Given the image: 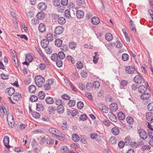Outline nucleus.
Instances as JSON below:
<instances>
[{"label": "nucleus", "instance_id": "nucleus-1", "mask_svg": "<svg viewBox=\"0 0 153 153\" xmlns=\"http://www.w3.org/2000/svg\"><path fill=\"white\" fill-rule=\"evenodd\" d=\"M35 83L39 87H41L45 82V78L41 75H37L35 77Z\"/></svg>", "mask_w": 153, "mask_h": 153}, {"label": "nucleus", "instance_id": "nucleus-2", "mask_svg": "<svg viewBox=\"0 0 153 153\" xmlns=\"http://www.w3.org/2000/svg\"><path fill=\"white\" fill-rule=\"evenodd\" d=\"M138 75H136L134 78L133 80L136 83L140 84L143 83L144 79L143 77L140 75V73L138 72Z\"/></svg>", "mask_w": 153, "mask_h": 153}, {"label": "nucleus", "instance_id": "nucleus-3", "mask_svg": "<svg viewBox=\"0 0 153 153\" xmlns=\"http://www.w3.org/2000/svg\"><path fill=\"white\" fill-rule=\"evenodd\" d=\"M97 105L99 109L103 112L107 113L108 112V108L104 105L101 103H98Z\"/></svg>", "mask_w": 153, "mask_h": 153}, {"label": "nucleus", "instance_id": "nucleus-4", "mask_svg": "<svg viewBox=\"0 0 153 153\" xmlns=\"http://www.w3.org/2000/svg\"><path fill=\"white\" fill-rule=\"evenodd\" d=\"M138 132L139 136L141 139L145 140L147 138V134L144 130L143 129H140Z\"/></svg>", "mask_w": 153, "mask_h": 153}, {"label": "nucleus", "instance_id": "nucleus-5", "mask_svg": "<svg viewBox=\"0 0 153 153\" xmlns=\"http://www.w3.org/2000/svg\"><path fill=\"white\" fill-rule=\"evenodd\" d=\"M64 30V29L62 26H59L56 27L54 32L56 35H60L62 33Z\"/></svg>", "mask_w": 153, "mask_h": 153}, {"label": "nucleus", "instance_id": "nucleus-6", "mask_svg": "<svg viewBox=\"0 0 153 153\" xmlns=\"http://www.w3.org/2000/svg\"><path fill=\"white\" fill-rule=\"evenodd\" d=\"M53 82V81L52 79H48L44 86L45 90H48L51 88V85Z\"/></svg>", "mask_w": 153, "mask_h": 153}, {"label": "nucleus", "instance_id": "nucleus-7", "mask_svg": "<svg viewBox=\"0 0 153 153\" xmlns=\"http://www.w3.org/2000/svg\"><path fill=\"white\" fill-rule=\"evenodd\" d=\"M22 96L21 94L19 92H16L13 94V99L16 101H19L22 98Z\"/></svg>", "mask_w": 153, "mask_h": 153}, {"label": "nucleus", "instance_id": "nucleus-8", "mask_svg": "<svg viewBox=\"0 0 153 153\" xmlns=\"http://www.w3.org/2000/svg\"><path fill=\"white\" fill-rule=\"evenodd\" d=\"M135 70V68L132 66H126L125 68L126 71L128 74H133Z\"/></svg>", "mask_w": 153, "mask_h": 153}, {"label": "nucleus", "instance_id": "nucleus-9", "mask_svg": "<svg viewBox=\"0 0 153 153\" xmlns=\"http://www.w3.org/2000/svg\"><path fill=\"white\" fill-rule=\"evenodd\" d=\"M7 112H8V109H6L0 106V116L1 117H4V114L7 115Z\"/></svg>", "mask_w": 153, "mask_h": 153}, {"label": "nucleus", "instance_id": "nucleus-10", "mask_svg": "<svg viewBox=\"0 0 153 153\" xmlns=\"http://www.w3.org/2000/svg\"><path fill=\"white\" fill-rule=\"evenodd\" d=\"M49 132L56 136L57 134L60 135L61 133L57 130L54 128H50L49 129Z\"/></svg>", "mask_w": 153, "mask_h": 153}, {"label": "nucleus", "instance_id": "nucleus-11", "mask_svg": "<svg viewBox=\"0 0 153 153\" xmlns=\"http://www.w3.org/2000/svg\"><path fill=\"white\" fill-rule=\"evenodd\" d=\"M38 8L39 9L41 10L44 11L47 8V4L44 2L40 3L38 4Z\"/></svg>", "mask_w": 153, "mask_h": 153}, {"label": "nucleus", "instance_id": "nucleus-12", "mask_svg": "<svg viewBox=\"0 0 153 153\" xmlns=\"http://www.w3.org/2000/svg\"><path fill=\"white\" fill-rule=\"evenodd\" d=\"M108 116L109 118L111 121L114 122L117 121V119L116 116L112 112H110L108 114Z\"/></svg>", "mask_w": 153, "mask_h": 153}, {"label": "nucleus", "instance_id": "nucleus-13", "mask_svg": "<svg viewBox=\"0 0 153 153\" xmlns=\"http://www.w3.org/2000/svg\"><path fill=\"white\" fill-rule=\"evenodd\" d=\"M9 137L7 136H4L3 140V143L4 144V146L8 148L10 147V146L9 145Z\"/></svg>", "mask_w": 153, "mask_h": 153}, {"label": "nucleus", "instance_id": "nucleus-14", "mask_svg": "<svg viewBox=\"0 0 153 153\" xmlns=\"http://www.w3.org/2000/svg\"><path fill=\"white\" fill-rule=\"evenodd\" d=\"M147 88L145 87L143 85H141L139 86L138 90L139 92L140 93L143 94L145 93L146 92Z\"/></svg>", "mask_w": 153, "mask_h": 153}, {"label": "nucleus", "instance_id": "nucleus-15", "mask_svg": "<svg viewBox=\"0 0 153 153\" xmlns=\"http://www.w3.org/2000/svg\"><path fill=\"white\" fill-rule=\"evenodd\" d=\"M56 111L55 107L53 106L49 107L48 109V112L50 114H53L55 113Z\"/></svg>", "mask_w": 153, "mask_h": 153}, {"label": "nucleus", "instance_id": "nucleus-16", "mask_svg": "<svg viewBox=\"0 0 153 153\" xmlns=\"http://www.w3.org/2000/svg\"><path fill=\"white\" fill-rule=\"evenodd\" d=\"M111 131L112 134L116 136L118 135L120 132V130L119 128L117 127L113 128Z\"/></svg>", "mask_w": 153, "mask_h": 153}, {"label": "nucleus", "instance_id": "nucleus-17", "mask_svg": "<svg viewBox=\"0 0 153 153\" xmlns=\"http://www.w3.org/2000/svg\"><path fill=\"white\" fill-rule=\"evenodd\" d=\"M6 93L8 94L9 96H11L14 94L15 90L13 88H7L5 90Z\"/></svg>", "mask_w": 153, "mask_h": 153}, {"label": "nucleus", "instance_id": "nucleus-18", "mask_svg": "<svg viewBox=\"0 0 153 153\" xmlns=\"http://www.w3.org/2000/svg\"><path fill=\"white\" fill-rule=\"evenodd\" d=\"M49 42L46 39H43L41 43V45L43 48H46L48 46Z\"/></svg>", "mask_w": 153, "mask_h": 153}, {"label": "nucleus", "instance_id": "nucleus-19", "mask_svg": "<svg viewBox=\"0 0 153 153\" xmlns=\"http://www.w3.org/2000/svg\"><path fill=\"white\" fill-rule=\"evenodd\" d=\"M110 108L112 111L115 112L118 109V106L117 104L115 103H112L110 105Z\"/></svg>", "mask_w": 153, "mask_h": 153}, {"label": "nucleus", "instance_id": "nucleus-20", "mask_svg": "<svg viewBox=\"0 0 153 153\" xmlns=\"http://www.w3.org/2000/svg\"><path fill=\"white\" fill-rule=\"evenodd\" d=\"M146 116V119L148 122L151 120L153 121V113L149 112L147 113Z\"/></svg>", "mask_w": 153, "mask_h": 153}, {"label": "nucleus", "instance_id": "nucleus-21", "mask_svg": "<svg viewBox=\"0 0 153 153\" xmlns=\"http://www.w3.org/2000/svg\"><path fill=\"white\" fill-rule=\"evenodd\" d=\"M129 26L131 30L133 31H134V33L136 32V28L135 25L134 23V22L131 20L129 21Z\"/></svg>", "mask_w": 153, "mask_h": 153}, {"label": "nucleus", "instance_id": "nucleus-22", "mask_svg": "<svg viewBox=\"0 0 153 153\" xmlns=\"http://www.w3.org/2000/svg\"><path fill=\"white\" fill-rule=\"evenodd\" d=\"M57 113L59 114H62L64 111V108L63 105H59L56 109Z\"/></svg>", "mask_w": 153, "mask_h": 153}, {"label": "nucleus", "instance_id": "nucleus-23", "mask_svg": "<svg viewBox=\"0 0 153 153\" xmlns=\"http://www.w3.org/2000/svg\"><path fill=\"white\" fill-rule=\"evenodd\" d=\"M39 29L41 32H43L45 31V25L43 23H41L39 25Z\"/></svg>", "mask_w": 153, "mask_h": 153}, {"label": "nucleus", "instance_id": "nucleus-24", "mask_svg": "<svg viewBox=\"0 0 153 153\" xmlns=\"http://www.w3.org/2000/svg\"><path fill=\"white\" fill-rule=\"evenodd\" d=\"M76 15L77 18L81 19L84 16V14L83 11L79 10L77 11Z\"/></svg>", "mask_w": 153, "mask_h": 153}, {"label": "nucleus", "instance_id": "nucleus-25", "mask_svg": "<svg viewBox=\"0 0 153 153\" xmlns=\"http://www.w3.org/2000/svg\"><path fill=\"white\" fill-rule=\"evenodd\" d=\"M150 94L146 92L145 93H143L141 94L140 96V97L142 99L144 100L149 98L150 97Z\"/></svg>", "mask_w": 153, "mask_h": 153}, {"label": "nucleus", "instance_id": "nucleus-26", "mask_svg": "<svg viewBox=\"0 0 153 153\" xmlns=\"http://www.w3.org/2000/svg\"><path fill=\"white\" fill-rule=\"evenodd\" d=\"M91 22L93 24L97 25L100 23V21L98 17H95L92 18Z\"/></svg>", "mask_w": 153, "mask_h": 153}, {"label": "nucleus", "instance_id": "nucleus-27", "mask_svg": "<svg viewBox=\"0 0 153 153\" xmlns=\"http://www.w3.org/2000/svg\"><path fill=\"white\" fill-rule=\"evenodd\" d=\"M37 17L39 19H42L45 18V15L43 12L41 11V12H39L38 13L37 15Z\"/></svg>", "mask_w": 153, "mask_h": 153}, {"label": "nucleus", "instance_id": "nucleus-28", "mask_svg": "<svg viewBox=\"0 0 153 153\" xmlns=\"http://www.w3.org/2000/svg\"><path fill=\"white\" fill-rule=\"evenodd\" d=\"M44 108L43 105L40 103H38L36 104V109L38 111H42Z\"/></svg>", "mask_w": 153, "mask_h": 153}, {"label": "nucleus", "instance_id": "nucleus-29", "mask_svg": "<svg viewBox=\"0 0 153 153\" xmlns=\"http://www.w3.org/2000/svg\"><path fill=\"white\" fill-rule=\"evenodd\" d=\"M105 37V39L108 41H111L113 38L112 35L110 33H106Z\"/></svg>", "mask_w": 153, "mask_h": 153}, {"label": "nucleus", "instance_id": "nucleus-30", "mask_svg": "<svg viewBox=\"0 0 153 153\" xmlns=\"http://www.w3.org/2000/svg\"><path fill=\"white\" fill-rule=\"evenodd\" d=\"M65 19L62 17H60L58 19V23L61 25H63L66 22Z\"/></svg>", "mask_w": 153, "mask_h": 153}, {"label": "nucleus", "instance_id": "nucleus-31", "mask_svg": "<svg viewBox=\"0 0 153 153\" xmlns=\"http://www.w3.org/2000/svg\"><path fill=\"white\" fill-rule=\"evenodd\" d=\"M45 94L43 91H41L39 92L38 94V97L41 100H43L45 97Z\"/></svg>", "mask_w": 153, "mask_h": 153}, {"label": "nucleus", "instance_id": "nucleus-32", "mask_svg": "<svg viewBox=\"0 0 153 153\" xmlns=\"http://www.w3.org/2000/svg\"><path fill=\"white\" fill-rule=\"evenodd\" d=\"M51 59L53 61H56L59 59L58 54L56 53L52 54Z\"/></svg>", "mask_w": 153, "mask_h": 153}, {"label": "nucleus", "instance_id": "nucleus-33", "mask_svg": "<svg viewBox=\"0 0 153 153\" xmlns=\"http://www.w3.org/2000/svg\"><path fill=\"white\" fill-rule=\"evenodd\" d=\"M36 89V87L34 85H31L28 88V91L31 93L34 92Z\"/></svg>", "mask_w": 153, "mask_h": 153}, {"label": "nucleus", "instance_id": "nucleus-34", "mask_svg": "<svg viewBox=\"0 0 153 153\" xmlns=\"http://www.w3.org/2000/svg\"><path fill=\"white\" fill-rule=\"evenodd\" d=\"M45 102L48 104H52L54 102L53 99L50 97H47L45 99Z\"/></svg>", "mask_w": 153, "mask_h": 153}, {"label": "nucleus", "instance_id": "nucleus-35", "mask_svg": "<svg viewBox=\"0 0 153 153\" xmlns=\"http://www.w3.org/2000/svg\"><path fill=\"white\" fill-rule=\"evenodd\" d=\"M76 44L74 42H71L69 43V46L71 49H74L76 47Z\"/></svg>", "mask_w": 153, "mask_h": 153}, {"label": "nucleus", "instance_id": "nucleus-36", "mask_svg": "<svg viewBox=\"0 0 153 153\" xmlns=\"http://www.w3.org/2000/svg\"><path fill=\"white\" fill-rule=\"evenodd\" d=\"M118 116L119 119L121 120H123L125 118V114L121 112H119L118 114Z\"/></svg>", "mask_w": 153, "mask_h": 153}, {"label": "nucleus", "instance_id": "nucleus-37", "mask_svg": "<svg viewBox=\"0 0 153 153\" xmlns=\"http://www.w3.org/2000/svg\"><path fill=\"white\" fill-rule=\"evenodd\" d=\"M46 40H48V42L52 41L53 39V35L50 33H48L46 36Z\"/></svg>", "mask_w": 153, "mask_h": 153}, {"label": "nucleus", "instance_id": "nucleus-38", "mask_svg": "<svg viewBox=\"0 0 153 153\" xmlns=\"http://www.w3.org/2000/svg\"><path fill=\"white\" fill-rule=\"evenodd\" d=\"M126 120L128 123L132 124L134 122V120L133 118L130 116L126 118Z\"/></svg>", "mask_w": 153, "mask_h": 153}, {"label": "nucleus", "instance_id": "nucleus-39", "mask_svg": "<svg viewBox=\"0 0 153 153\" xmlns=\"http://www.w3.org/2000/svg\"><path fill=\"white\" fill-rule=\"evenodd\" d=\"M72 139L75 142H78L79 140V137L78 135L76 134H73L72 135Z\"/></svg>", "mask_w": 153, "mask_h": 153}, {"label": "nucleus", "instance_id": "nucleus-40", "mask_svg": "<svg viewBox=\"0 0 153 153\" xmlns=\"http://www.w3.org/2000/svg\"><path fill=\"white\" fill-rule=\"evenodd\" d=\"M62 40L59 39H56L55 41V44L58 47L61 46L62 44Z\"/></svg>", "mask_w": 153, "mask_h": 153}, {"label": "nucleus", "instance_id": "nucleus-41", "mask_svg": "<svg viewBox=\"0 0 153 153\" xmlns=\"http://www.w3.org/2000/svg\"><path fill=\"white\" fill-rule=\"evenodd\" d=\"M109 142L111 144H114L117 143V140L115 137H111L109 139Z\"/></svg>", "mask_w": 153, "mask_h": 153}, {"label": "nucleus", "instance_id": "nucleus-42", "mask_svg": "<svg viewBox=\"0 0 153 153\" xmlns=\"http://www.w3.org/2000/svg\"><path fill=\"white\" fill-rule=\"evenodd\" d=\"M129 56L127 53H124L122 55V59L124 61H126L128 60L129 59Z\"/></svg>", "mask_w": 153, "mask_h": 153}, {"label": "nucleus", "instance_id": "nucleus-43", "mask_svg": "<svg viewBox=\"0 0 153 153\" xmlns=\"http://www.w3.org/2000/svg\"><path fill=\"white\" fill-rule=\"evenodd\" d=\"M86 89L88 91L91 90L93 89V86L92 83L90 82H88L86 85Z\"/></svg>", "mask_w": 153, "mask_h": 153}, {"label": "nucleus", "instance_id": "nucleus-44", "mask_svg": "<svg viewBox=\"0 0 153 153\" xmlns=\"http://www.w3.org/2000/svg\"><path fill=\"white\" fill-rule=\"evenodd\" d=\"M26 60L28 61L29 62H31L33 60V57L30 54L25 55Z\"/></svg>", "mask_w": 153, "mask_h": 153}, {"label": "nucleus", "instance_id": "nucleus-45", "mask_svg": "<svg viewBox=\"0 0 153 153\" xmlns=\"http://www.w3.org/2000/svg\"><path fill=\"white\" fill-rule=\"evenodd\" d=\"M59 58V59H63L65 58V54L62 51L59 52L58 54Z\"/></svg>", "mask_w": 153, "mask_h": 153}, {"label": "nucleus", "instance_id": "nucleus-46", "mask_svg": "<svg viewBox=\"0 0 153 153\" xmlns=\"http://www.w3.org/2000/svg\"><path fill=\"white\" fill-rule=\"evenodd\" d=\"M32 115L35 118H39L40 117V114L37 112L34 111L32 113Z\"/></svg>", "mask_w": 153, "mask_h": 153}, {"label": "nucleus", "instance_id": "nucleus-47", "mask_svg": "<svg viewBox=\"0 0 153 153\" xmlns=\"http://www.w3.org/2000/svg\"><path fill=\"white\" fill-rule=\"evenodd\" d=\"M125 143L127 145H130L131 142V140L130 139V138L129 137H126L125 139Z\"/></svg>", "mask_w": 153, "mask_h": 153}, {"label": "nucleus", "instance_id": "nucleus-48", "mask_svg": "<svg viewBox=\"0 0 153 153\" xmlns=\"http://www.w3.org/2000/svg\"><path fill=\"white\" fill-rule=\"evenodd\" d=\"M77 106L79 109H81L83 107L84 104L82 101H79L78 102Z\"/></svg>", "mask_w": 153, "mask_h": 153}, {"label": "nucleus", "instance_id": "nucleus-49", "mask_svg": "<svg viewBox=\"0 0 153 153\" xmlns=\"http://www.w3.org/2000/svg\"><path fill=\"white\" fill-rule=\"evenodd\" d=\"M80 74L82 77L83 78H86L87 76V73L85 70H82Z\"/></svg>", "mask_w": 153, "mask_h": 153}, {"label": "nucleus", "instance_id": "nucleus-50", "mask_svg": "<svg viewBox=\"0 0 153 153\" xmlns=\"http://www.w3.org/2000/svg\"><path fill=\"white\" fill-rule=\"evenodd\" d=\"M92 84L93 87L95 88H98L100 85V82L98 81H94Z\"/></svg>", "mask_w": 153, "mask_h": 153}, {"label": "nucleus", "instance_id": "nucleus-51", "mask_svg": "<svg viewBox=\"0 0 153 153\" xmlns=\"http://www.w3.org/2000/svg\"><path fill=\"white\" fill-rule=\"evenodd\" d=\"M148 122V128L151 130L153 131V121L151 120Z\"/></svg>", "mask_w": 153, "mask_h": 153}, {"label": "nucleus", "instance_id": "nucleus-52", "mask_svg": "<svg viewBox=\"0 0 153 153\" xmlns=\"http://www.w3.org/2000/svg\"><path fill=\"white\" fill-rule=\"evenodd\" d=\"M6 115L7 116V121L9 120H14L13 116L11 114H9L8 113V112H7V114Z\"/></svg>", "mask_w": 153, "mask_h": 153}, {"label": "nucleus", "instance_id": "nucleus-53", "mask_svg": "<svg viewBox=\"0 0 153 153\" xmlns=\"http://www.w3.org/2000/svg\"><path fill=\"white\" fill-rule=\"evenodd\" d=\"M56 64L57 66L59 67H61L63 64V63L61 59H59L56 61Z\"/></svg>", "mask_w": 153, "mask_h": 153}, {"label": "nucleus", "instance_id": "nucleus-54", "mask_svg": "<svg viewBox=\"0 0 153 153\" xmlns=\"http://www.w3.org/2000/svg\"><path fill=\"white\" fill-rule=\"evenodd\" d=\"M47 144L49 145H52L53 144L54 141L53 139L51 138H48L47 140Z\"/></svg>", "mask_w": 153, "mask_h": 153}, {"label": "nucleus", "instance_id": "nucleus-55", "mask_svg": "<svg viewBox=\"0 0 153 153\" xmlns=\"http://www.w3.org/2000/svg\"><path fill=\"white\" fill-rule=\"evenodd\" d=\"M104 94V91L103 90H100L97 94V97L99 98L102 97H103V94Z\"/></svg>", "mask_w": 153, "mask_h": 153}, {"label": "nucleus", "instance_id": "nucleus-56", "mask_svg": "<svg viewBox=\"0 0 153 153\" xmlns=\"http://www.w3.org/2000/svg\"><path fill=\"white\" fill-rule=\"evenodd\" d=\"M45 51L46 53L48 54H51L52 52V49L51 47H49V46L47 47L46 48H45Z\"/></svg>", "mask_w": 153, "mask_h": 153}, {"label": "nucleus", "instance_id": "nucleus-57", "mask_svg": "<svg viewBox=\"0 0 153 153\" xmlns=\"http://www.w3.org/2000/svg\"><path fill=\"white\" fill-rule=\"evenodd\" d=\"M55 102L57 105H62L63 104V100L60 99H57L55 100Z\"/></svg>", "mask_w": 153, "mask_h": 153}, {"label": "nucleus", "instance_id": "nucleus-58", "mask_svg": "<svg viewBox=\"0 0 153 153\" xmlns=\"http://www.w3.org/2000/svg\"><path fill=\"white\" fill-rule=\"evenodd\" d=\"M37 97L35 95H32L30 98V100L31 102H35L37 101Z\"/></svg>", "mask_w": 153, "mask_h": 153}, {"label": "nucleus", "instance_id": "nucleus-59", "mask_svg": "<svg viewBox=\"0 0 153 153\" xmlns=\"http://www.w3.org/2000/svg\"><path fill=\"white\" fill-rule=\"evenodd\" d=\"M85 96L91 100H93V98L91 93L86 92L85 93Z\"/></svg>", "mask_w": 153, "mask_h": 153}, {"label": "nucleus", "instance_id": "nucleus-60", "mask_svg": "<svg viewBox=\"0 0 153 153\" xmlns=\"http://www.w3.org/2000/svg\"><path fill=\"white\" fill-rule=\"evenodd\" d=\"M68 147L67 146H63L61 148V151L62 153H65V152L68 150Z\"/></svg>", "mask_w": 153, "mask_h": 153}, {"label": "nucleus", "instance_id": "nucleus-61", "mask_svg": "<svg viewBox=\"0 0 153 153\" xmlns=\"http://www.w3.org/2000/svg\"><path fill=\"white\" fill-rule=\"evenodd\" d=\"M62 98L64 100H68L70 99L71 97L67 94H64L62 95Z\"/></svg>", "mask_w": 153, "mask_h": 153}, {"label": "nucleus", "instance_id": "nucleus-62", "mask_svg": "<svg viewBox=\"0 0 153 153\" xmlns=\"http://www.w3.org/2000/svg\"><path fill=\"white\" fill-rule=\"evenodd\" d=\"M75 101L72 100H70L69 101L68 105L70 107H73L75 105Z\"/></svg>", "mask_w": 153, "mask_h": 153}, {"label": "nucleus", "instance_id": "nucleus-63", "mask_svg": "<svg viewBox=\"0 0 153 153\" xmlns=\"http://www.w3.org/2000/svg\"><path fill=\"white\" fill-rule=\"evenodd\" d=\"M83 64L80 62H78L77 63L76 66L78 69H81L83 67Z\"/></svg>", "mask_w": 153, "mask_h": 153}, {"label": "nucleus", "instance_id": "nucleus-64", "mask_svg": "<svg viewBox=\"0 0 153 153\" xmlns=\"http://www.w3.org/2000/svg\"><path fill=\"white\" fill-rule=\"evenodd\" d=\"M147 107L149 111H153V102L150 103L148 105Z\"/></svg>", "mask_w": 153, "mask_h": 153}]
</instances>
